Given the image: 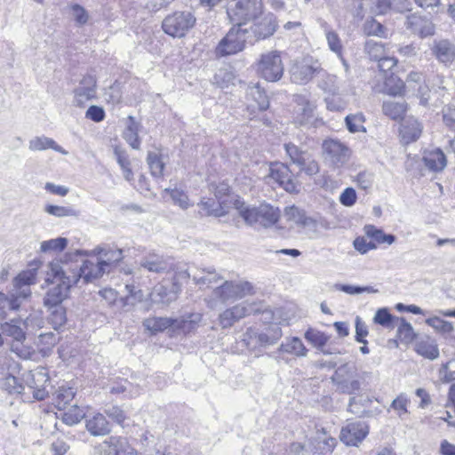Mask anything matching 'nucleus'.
Returning <instances> with one entry per match:
<instances>
[{
	"instance_id": "1",
	"label": "nucleus",
	"mask_w": 455,
	"mask_h": 455,
	"mask_svg": "<svg viewBox=\"0 0 455 455\" xmlns=\"http://www.w3.org/2000/svg\"><path fill=\"white\" fill-rule=\"evenodd\" d=\"M48 267L46 280L56 285L47 291L44 303L47 307L60 306L63 299L68 297L70 288L75 285L76 276L68 275V268H64L61 261H52Z\"/></svg>"
},
{
	"instance_id": "2",
	"label": "nucleus",
	"mask_w": 455,
	"mask_h": 455,
	"mask_svg": "<svg viewBox=\"0 0 455 455\" xmlns=\"http://www.w3.org/2000/svg\"><path fill=\"white\" fill-rule=\"evenodd\" d=\"M233 207L238 212L246 224L254 228H269L274 226L279 220L280 212L278 208L263 204L259 206L248 205L241 197L233 201Z\"/></svg>"
},
{
	"instance_id": "3",
	"label": "nucleus",
	"mask_w": 455,
	"mask_h": 455,
	"mask_svg": "<svg viewBox=\"0 0 455 455\" xmlns=\"http://www.w3.org/2000/svg\"><path fill=\"white\" fill-rule=\"evenodd\" d=\"M34 318L29 316L26 320L14 318L1 323L0 329L4 336L12 339L11 350L22 359L30 358L33 350L23 343L26 339L25 330L28 329Z\"/></svg>"
},
{
	"instance_id": "4",
	"label": "nucleus",
	"mask_w": 455,
	"mask_h": 455,
	"mask_svg": "<svg viewBox=\"0 0 455 455\" xmlns=\"http://www.w3.org/2000/svg\"><path fill=\"white\" fill-rule=\"evenodd\" d=\"M251 293L253 286L247 281H225L212 290L207 304L211 308H215L219 303L233 302Z\"/></svg>"
},
{
	"instance_id": "5",
	"label": "nucleus",
	"mask_w": 455,
	"mask_h": 455,
	"mask_svg": "<svg viewBox=\"0 0 455 455\" xmlns=\"http://www.w3.org/2000/svg\"><path fill=\"white\" fill-rule=\"evenodd\" d=\"M263 0H229L227 4L230 21L242 27L263 14Z\"/></svg>"
},
{
	"instance_id": "6",
	"label": "nucleus",
	"mask_w": 455,
	"mask_h": 455,
	"mask_svg": "<svg viewBox=\"0 0 455 455\" xmlns=\"http://www.w3.org/2000/svg\"><path fill=\"white\" fill-rule=\"evenodd\" d=\"M251 41V32L247 28L235 24L215 48L217 57H226L242 52Z\"/></svg>"
},
{
	"instance_id": "7",
	"label": "nucleus",
	"mask_w": 455,
	"mask_h": 455,
	"mask_svg": "<svg viewBox=\"0 0 455 455\" xmlns=\"http://www.w3.org/2000/svg\"><path fill=\"white\" fill-rule=\"evenodd\" d=\"M331 380L336 390L342 394L353 395L361 389L357 368L354 363H347L339 366Z\"/></svg>"
},
{
	"instance_id": "8",
	"label": "nucleus",
	"mask_w": 455,
	"mask_h": 455,
	"mask_svg": "<svg viewBox=\"0 0 455 455\" xmlns=\"http://www.w3.org/2000/svg\"><path fill=\"white\" fill-rule=\"evenodd\" d=\"M64 268H68V275H74V284L77 283L79 280L84 283H91L96 279L100 278L106 271V265L102 264L96 257L95 259H84L80 265L76 264L73 267L68 262H61Z\"/></svg>"
},
{
	"instance_id": "9",
	"label": "nucleus",
	"mask_w": 455,
	"mask_h": 455,
	"mask_svg": "<svg viewBox=\"0 0 455 455\" xmlns=\"http://www.w3.org/2000/svg\"><path fill=\"white\" fill-rule=\"evenodd\" d=\"M191 12H174L166 16L162 23L164 33L172 37H183L196 24Z\"/></svg>"
},
{
	"instance_id": "10",
	"label": "nucleus",
	"mask_w": 455,
	"mask_h": 455,
	"mask_svg": "<svg viewBox=\"0 0 455 455\" xmlns=\"http://www.w3.org/2000/svg\"><path fill=\"white\" fill-rule=\"evenodd\" d=\"M283 69L279 52L271 51L261 54L258 62V72L262 78L268 82H276L283 76Z\"/></svg>"
},
{
	"instance_id": "11",
	"label": "nucleus",
	"mask_w": 455,
	"mask_h": 455,
	"mask_svg": "<svg viewBox=\"0 0 455 455\" xmlns=\"http://www.w3.org/2000/svg\"><path fill=\"white\" fill-rule=\"evenodd\" d=\"M286 155L291 162L299 168V171L308 176H313L319 172L318 163L307 151L301 150L294 143L284 144Z\"/></svg>"
},
{
	"instance_id": "12",
	"label": "nucleus",
	"mask_w": 455,
	"mask_h": 455,
	"mask_svg": "<svg viewBox=\"0 0 455 455\" xmlns=\"http://www.w3.org/2000/svg\"><path fill=\"white\" fill-rule=\"evenodd\" d=\"M320 71L321 67L317 60L312 57H305L292 64L290 69L291 80L298 84H306Z\"/></svg>"
},
{
	"instance_id": "13",
	"label": "nucleus",
	"mask_w": 455,
	"mask_h": 455,
	"mask_svg": "<svg viewBox=\"0 0 455 455\" xmlns=\"http://www.w3.org/2000/svg\"><path fill=\"white\" fill-rule=\"evenodd\" d=\"M323 157L325 162L334 167H340L347 163L350 150L339 140L328 139L322 144Z\"/></svg>"
},
{
	"instance_id": "14",
	"label": "nucleus",
	"mask_w": 455,
	"mask_h": 455,
	"mask_svg": "<svg viewBox=\"0 0 455 455\" xmlns=\"http://www.w3.org/2000/svg\"><path fill=\"white\" fill-rule=\"evenodd\" d=\"M268 178L289 193L299 191V183L293 178L289 167L283 163L276 162L269 165Z\"/></svg>"
},
{
	"instance_id": "15",
	"label": "nucleus",
	"mask_w": 455,
	"mask_h": 455,
	"mask_svg": "<svg viewBox=\"0 0 455 455\" xmlns=\"http://www.w3.org/2000/svg\"><path fill=\"white\" fill-rule=\"evenodd\" d=\"M251 25L248 28L251 32V41L265 39L272 36L276 29L275 18L272 13L259 14L256 19L251 20Z\"/></svg>"
},
{
	"instance_id": "16",
	"label": "nucleus",
	"mask_w": 455,
	"mask_h": 455,
	"mask_svg": "<svg viewBox=\"0 0 455 455\" xmlns=\"http://www.w3.org/2000/svg\"><path fill=\"white\" fill-rule=\"evenodd\" d=\"M259 308L254 304L243 302L225 309L219 315V324L221 328H230L240 319L257 311Z\"/></svg>"
},
{
	"instance_id": "17",
	"label": "nucleus",
	"mask_w": 455,
	"mask_h": 455,
	"mask_svg": "<svg viewBox=\"0 0 455 455\" xmlns=\"http://www.w3.org/2000/svg\"><path fill=\"white\" fill-rule=\"evenodd\" d=\"M76 253L84 256L97 257L102 264L106 265L107 272H109L111 267L122 260L124 258V251L122 249L111 246H97L91 251H78Z\"/></svg>"
},
{
	"instance_id": "18",
	"label": "nucleus",
	"mask_w": 455,
	"mask_h": 455,
	"mask_svg": "<svg viewBox=\"0 0 455 455\" xmlns=\"http://www.w3.org/2000/svg\"><path fill=\"white\" fill-rule=\"evenodd\" d=\"M296 102L299 107L295 117L296 123L300 125H316L318 119L315 115V102L301 95L296 98Z\"/></svg>"
},
{
	"instance_id": "19",
	"label": "nucleus",
	"mask_w": 455,
	"mask_h": 455,
	"mask_svg": "<svg viewBox=\"0 0 455 455\" xmlns=\"http://www.w3.org/2000/svg\"><path fill=\"white\" fill-rule=\"evenodd\" d=\"M97 82L94 76H84L77 87L74 90V102L76 106L82 107L96 96Z\"/></svg>"
},
{
	"instance_id": "20",
	"label": "nucleus",
	"mask_w": 455,
	"mask_h": 455,
	"mask_svg": "<svg viewBox=\"0 0 455 455\" xmlns=\"http://www.w3.org/2000/svg\"><path fill=\"white\" fill-rule=\"evenodd\" d=\"M369 427L362 421L349 422L341 429L340 440L347 445L356 446L368 435Z\"/></svg>"
},
{
	"instance_id": "21",
	"label": "nucleus",
	"mask_w": 455,
	"mask_h": 455,
	"mask_svg": "<svg viewBox=\"0 0 455 455\" xmlns=\"http://www.w3.org/2000/svg\"><path fill=\"white\" fill-rule=\"evenodd\" d=\"M36 269L24 270L14 278L13 290L12 292L19 301L30 296V285L36 283Z\"/></svg>"
},
{
	"instance_id": "22",
	"label": "nucleus",
	"mask_w": 455,
	"mask_h": 455,
	"mask_svg": "<svg viewBox=\"0 0 455 455\" xmlns=\"http://www.w3.org/2000/svg\"><path fill=\"white\" fill-rule=\"evenodd\" d=\"M423 131L422 124L413 116H407L403 119L399 136L403 144L412 143L419 139Z\"/></svg>"
},
{
	"instance_id": "23",
	"label": "nucleus",
	"mask_w": 455,
	"mask_h": 455,
	"mask_svg": "<svg viewBox=\"0 0 455 455\" xmlns=\"http://www.w3.org/2000/svg\"><path fill=\"white\" fill-rule=\"evenodd\" d=\"M246 99L247 108L251 112H255L256 110L263 111L269 107L268 98L259 84H253L248 86Z\"/></svg>"
},
{
	"instance_id": "24",
	"label": "nucleus",
	"mask_w": 455,
	"mask_h": 455,
	"mask_svg": "<svg viewBox=\"0 0 455 455\" xmlns=\"http://www.w3.org/2000/svg\"><path fill=\"white\" fill-rule=\"evenodd\" d=\"M190 276V274L185 270L176 274L172 289L169 291L164 285L160 284L155 287L153 294L159 297V301L164 304H168L174 300L177 294L180 291V285L178 283L179 280H187Z\"/></svg>"
},
{
	"instance_id": "25",
	"label": "nucleus",
	"mask_w": 455,
	"mask_h": 455,
	"mask_svg": "<svg viewBox=\"0 0 455 455\" xmlns=\"http://www.w3.org/2000/svg\"><path fill=\"white\" fill-rule=\"evenodd\" d=\"M406 28L421 37L431 36L435 32L434 24L428 19L411 14L407 17Z\"/></svg>"
},
{
	"instance_id": "26",
	"label": "nucleus",
	"mask_w": 455,
	"mask_h": 455,
	"mask_svg": "<svg viewBox=\"0 0 455 455\" xmlns=\"http://www.w3.org/2000/svg\"><path fill=\"white\" fill-rule=\"evenodd\" d=\"M432 52L435 58L444 65H450L455 60V45L448 40L435 41Z\"/></svg>"
},
{
	"instance_id": "27",
	"label": "nucleus",
	"mask_w": 455,
	"mask_h": 455,
	"mask_svg": "<svg viewBox=\"0 0 455 455\" xmlns=\"http://www.w3.org/2000/svg\"><path fill=\"white\" fill-rule=\"evenodd\" d=\"M415 351L424 358L435 360L439 357V348L435 339L425 336L415 343Z\"/></svg>"
},
{
	"instance_id": "28",
	"label": "nucleus",
	"mask_w": 455,
	"mask_h": 455,
	"mask_svg": "<svg viewBox=\"0 0 455 455\" xmlns=\"http://www.w3.org/2000/svg\"><path fill=\"white\" fill-rule=\"evenodd\" d=\"M28 148L31 151H43L51 148L63 156L68 154V152L61 146L58 145L54 140L44 135L31 139L28 142Z\"/></svg>"
},
{
	"instance_id": "29",
	"label": "nucleus",
	"mask_w": 455,
	"mask_h": 455,
	"mask_svg": "<svg viewBox=\"0 0 455 455\" xmlns=\"http://www.w3.org/2000/svg\"><path fill=\"white\" fill-rule=\"evenodd\" d=\"M103 444L108 447V453L114 452L116 455H137L135 450L132 448L127 439L121 436H110L103 442Z\"/></svg>"
},
{
	"instance_id": "30",
	"label": "nucleus",
	"mask_w": 455,
	"mask_h": 455,
	"mask_svg": "<svg viewBox=\"0 0 455 455\" xmlns=\"http://www.w3.org/2000/svg\"><path fill=\"white\" fill-rule=\"evenodd\" d=\"M86 428L94 436L105 435L110 432L108 421L101 413H96L86 419Z\"/></svg>"
},
{
	"instance_id": "31",
	"label": "nucleus",
	"mask_w": 455,
	"mask_h": 455,
	"mask_svg": "<svg viewBox=\"0 0 455 455\" xmlns=\"http://www.w3.org/2000/svg\"><path fill=\"white\" fill-rule=\"evenodd\" d=\"M140 266L153 273H162L168 267L165 258L156 253H148L140 260Z\"/></svg>"
},
{
	"instance_id": "32",
	"label": "nucleus",
	"mask_w": 455,
	"mask_h": 455,
	"mask_svg": "<svg viewBox=\"0 0 455 455\" xmlns=\"http://www.w3.org/2000/svg\"><path fill=\"white\" fill-rule=\"evenodd\" d=\"M365 235L374 242L378 246L379 244L391 245L396 240V237L392 234H386L381 228H379L373 225H366L363 228Z\"/></svg>"
},
{
	"instance_id": "33",
	"label": "nucleus",
	"mask_w": 455,
	"mask_h": 455,
	"mask_svg": "<svg viewBox=\"0 0 455 455\" xmlns=\"http://www.w3.org/2000/svg\"><path fill=\"white\" fill-rule=\"evenodd\" d=\"M423 161L426 166L434 172L442 171L446 165V157L439 148L426 151Z\"/></svg>"
},
{
	"instance_id": "34",
	"label": "nucleus",
	"mask_w": 455,
	"mask_h": 455,
	"mask_svg": "<svg viewBox=\"0 0 455 455\" xmlns=\"http://www.w3.org/2000/svg\"><path fill=\"white\" fill-rule=\"evenodd\" d=\"M178 319L168 317H151L144 320L143 326L152 333L163 331L169 327L177 328Z\"/></svg>"
},
{
	"instance_id": "35",
	"label": "nucleus",
	"mask_w": 455,
	"mask_h": 455,
	"mask_svg": "<svg viewBox=\"0 0 455 455\" xmlns=\"http://www.w3.org/2000/svg\"><path fill=\"white\" fill-rule=\"evenodd\" d=\"M222 278L212 267L204 268L199 274L193 275V280L200 288H211L217 284Z\"/></svg>"
},
{
	"instance_id": "36",
	"label": "nucleus",
	"mask_w": 455,
	"mask_h": 455,
	"mask_svg": "<svg viewBox=\"0 0 455 455\" xmlns=\"http://www.w3.org/2000/svg\"><path fill=\"white\" fill-rule=\"evenodd\" d=\"M202 213L220 217L227 212L228 206H226V201H216L212 198L204 199L200 203Z\"/></svg>"
},
{
	"instance_id": "37",
	"label": "nucleus",
	"mask_w": 455,
	"mask_h": 455,
	"mask_svg": "<svg viewBox=\"0 0 455 455\" xmlns=\"http://www.w3.org/2000/svg\"><path fill=\"white\" fill-rule=\"evenodd\" d=\"M341 82L336 75L323 72L321 76L318 86L327 95L339 94Z\"/></svg>"
},
{
	"instance_id": "38",
	"label": "nucleus",
	"mask_w": 455,
	"mask_h": 455,
	"mask_svg": "<svg viewBox=\"0 0 455 455\" xmlns=\"http://www.w3.org/2000/svg\"><path fill=\"white\" fill-rule=\"evenodd\" d=\"M371 399L367 395L352 396L348 403V411L358 416H368V408Z\"/></svg>"
},
{
	"instance_id": "39",
	"label": "nucleus",
	"mask_w": 455,
	"mask_h": 455,
	"mask_svg": "<svg viewBox=\"0 0 455 455\" xmlns=\"http://www.w3.org/2000/svg\"><path fill=\"white\" fill-rule=\"evenodd\" d=\"M279 350L283 353L291 354L296 356H306L307 349L300 339L292 337L286 339L280 346Z\"/></svg>"
},
{
	"instance_id": "40",
	"label": "nucleus",
	"mask_w": 455,
	"mask_h": 455,
	"mask_svg": "<svg viewBox=\"0 0 455 455\" xmlns=\"http://www.w3.org/2000/svg\"><path fill=\"white\" fill-rule=\"evenodd\" d=\"M147 162L151 174L156 178H161L164 175L165 161L164 156L158 151H149L147 156Z\"/></svg>"
},
{
	"instance_id": "41",
	"label": "nucleus",
	"mask_w": 455,
	"mask_h": 455,
	"mask_svg": "<svg viewBox=\"0 0 455 455\" xmlns=\"http://www.w3.org/2000/svg\"><path fill=\"white\" fill-rule=\"evenodd\" d=\"M305 339L311 343L315 347L320 349L323 354H329L327 350L324 349L325 345L328 342L329 337L325 335L323 332L315 330V329H308L305 332Z\"/></svg>"
},
{
	"instance_id": "42",
	"label": "nucleus",
	"mask_w": 455,
	"mask_h": 455,
	"mask_svg": "<svg viewBox=\"0 0 455 455\" xmlns=\"http://www.w3.org/2000/svg\"><path fill=\"white\" fill-rule=\"evenodd\" d=\"M411 3L410 0H378L379 12H386L391 9L398 12H403L411 10Z\"/></svg>"
},
{
	"instance_id": "43",
	"label": "nucleus",
	"mask_w": 455,
	"mask_h": 455,
	"mask_svg": "<svg viewBox=\"0 0 455 455\" xmlns=\"http://www.w3.org/2000/svg\"><path fill=\"white\" fill-rule=\"evenodd\" d=\"M384 115L393 120L401 118L407 110V104L405 102L385 101L382 105Z\"/></svg>"
},
{
	"instance_id": "44",
	"label": "nucleus",
	"mask_w": 455,
	"mask_h": 455,
	"mask_svg": "<svg viewBox=\"0 0 455 455\" xmlns=\"http://www.w3.org/2000/svg\"><path fill=\"white\" fill-rule=\"evenodd\" d=\"M284 217L288 220L302 227L308 226L311 222V220L305 215V212L294 205L285 208Z\"/></svg>"
},
{
	"instance_id": "45",
	"label": "nucleus",
	"mask_w": 455,
	"mask_h": 455,
	"mask_svg": "<svg viewBox=\"0 0 455 455\" xmlns=\"http://www.w3.org/2000/svg\"><path fill=\"white\" fill-rule=\"evenodd\" d=\"M404 88V83L398 76L393 73L390 76H387L384 83L385 92L392 96L400 95Z\"/></svg>"
},
{
	"instance_id": "46",
	"label": "nucleus",
	"mask_w": 455,
	"mask_h": 455,
	"mask_svg": "<svg viewBox=\"0 0 455 455\" xmlns=\"http://www.w3.org/2000/svg\"><path fill=\"white\" fill-rule=\"evenodd\" d=\"M131 124L126 127L124 132V139L133 148L139 149L140 148V140L139 138V125L131 117Z\"/></svg>"
},
{
	"instance_id": "47",
	"label": "nucleus",
	"mask_w": 455,
	"mask_h": 455,
	"mask_svg": "<svg viewBox=\"0 0 455 455\" xmlns=\"http://www.w3.org/2000/svg\"><path fill=\"white\" fill-rule=\"evenodd\" d=\"M347 130L352 132H365L366 129L363 125L365 122L364 116L362 113L348 115L345 118Z\"/></svg>"
},
{
	"instance_id": "48",
	"label": "nucleus",
	"mask_w": 455,
	"mask_h": 455,
	"mask_svg": "<svg viewBox=\"0 0 455 455\" xmlns=\"http://www.w3.org/2000/svg\"><path fill=\"white\" fill-rule=\"evenodd\" d=\"M324 33L329 49L341 58L343 45L339 35L327 26L324 28Z\"/></svg>"
},
{
	"instance_id": "49",
	"label": "nucleus",
	"mask_w": 455,
	"mask_h": 455,
	"mask_svg": "<svg viewBox=\"0 0 455 455\" xmlns=\"http://www.w3.org/2000/svg\"><path fill=\"white\" fill-rule=\"evenodd\" d=\"M425 322L435 331L442 334H450L454 330L453 324L451 322L445 321L438 316L428 317Z\"/></svg>"
},
{
	"instance_id": "50",
	"label": "nucleus",
	"mask_w": 455,
	"mask_h": 455,
	"mask_svg": "<svg viewBox=\"0 0 455 455\" xmlns=\"http://www.w3.org/2000/svg\"><path fill=\"white\" fill-rule=\"evenodd\" d=\"M44 212L49 215L58 218L78 216V212L70 206L46 204L44 206Z\"/></svg>"
},
{
	"instance_id": "51",
	"label": "nucleus",
	"mask_w": 455,
	"mask_h": 455,
	"mask_svg": "<svg viewBox=\"0 0 455 455\" xmlns=\"http://www.w3.org/2000/svg\"><path fill=\"white\" fill-rule=\"evenodd\" d=\"M68 245V240L64 237H58L44 241L40 244V250L42 252H60Z\"/></svg>"
},
{
	"instance_id": "52",
	"label": "nucleus",
	"mask_w": 455,
	"mask_h": 455,
	"mask_svg": "<svg viewBox=\"0 0 455 455\" xmlns=\"http://www.w3.org/2000/svg\"><path fill=\"white\" fill-rule=\"evenodd\" d=\"M410 404V400L408 396L402 393L391 403L390 408L394 410L396 415L403 419L404 416L408 414V405Z\"/></svg>"
},
{
	"instance_id": "53",
	"label": "nucleus",
	"mask_w": 455,
	"mask_h": 455,
	"mask_svg": "<svg viewBox=\"0 0 455 455\" xmlns=\"http://www.w3.org/2000/svg\"><path fill=\"white\" fill-rule=\"evenodd\" d=\"M230 187L227 182H220L214 188L215 196L218 201H226V206L229 204L233 205L234 199L238 196L229 195Z\"/></svg>"
},
{
	"instance_id": "54",
	"label": "nucleus",
	"mask_w": 455,
	"mask_h": 455,
	"mask_svg": "<svg viewBox=\"0 0 455 455\" xmlns=\"http://www.w3.org/2000/svg\"><path fill=\"white\" fill-rule=\"evenodd\" d=\"M20 306V301L17 299L15 296H13L12 292H11L10 297H8L4 292H0V315H5V309L17 310Z\"/></svg>"
},
{
	"instance_id": "55",
	"label": "nucleus",
	"mask_w": 455,
	"mask_h": 455,
	"mask_svg": "<svg viewBox=\"0 0 455 455\" xmlns=\"http://www.w3.org/2000/svg\"><path fill=\"white\" fill-rule=\"evenodd\" d=\"M164 192L170 194L173 203L183 210L188 209L191 205L188 196L183 190L165 188Z\"/></svg>"
},
{
	"instance_id": "56",
	"label": "nucleus",
	"mask_w": 455,
	"mask_h": 455,
	"mask_svg": "<svg viewBox=\"0 0 455 455\" xmlns=\"http://www.w3.org/2000/svg\"><path fill=\"white\" fill-rule=\"evenodd\" d=\"M326 108L330 111H342L347 107V101L341 97L340 92L339 94H329L324 99Z\"/></svg>"
},
{
	"instance_id": "57",
	"label": "nucleus",
	"mask_w": 455,
	"mask_h": 455,
	"mask_svg": "<svg viewBox=\"0 0 455 455\" xmlns=\"http://www.w3.org/2000/svg\"><path fill=\"white\" fill-rule=\"evenodd\" d=\"M75 397L73 387H60L56 393L57 406L59 409L65 408Z\"/></svg>"
},
{
	"instance_id": "58",
	"label": "nucleus",
	"mask_w": 455,
	"mask_h": 455,
	"mask_svg": "<svg viewBox=\"0 0 455 455\" xmlns=\"http://www.w3.org/2000/svg\"><path fill=\"white\" fill-rule=\"evenodd\" d=\"M365 52L371 60H379L384 57L385 50L381 43L374 40H368L365 44Z\"/></svg>"
},
{
	"instance_id": "59",
	"label": "nucleus",
	"mask_w": 455,
	"mask_h": 455,
	"mask_svg": "<svg viewBox=\"0 0 455 455\" xmlns=\"http://www.w3.org/2000/svg\"><path fill=\"white\" fill-rule=\"evenodd\" d=\"M0 387L7 390L9 393H20L22 387L19 385L18 379L9 372L0 377Z\"/></svg>"
},
{
	"instance_id": "60",
	"label": "nucleus",
	"mask_w": 455,
	"mask_h": 455,
	"mask_svg": "<svg viewBox=\"0 0 455 455\" xmlns=\"http://www.w3.org/2000/svg\"><path fill=\"white\" fill-rule=\"evenodd\" d=\"M125 291L127 292V295L124 298V304L125 305H134L137 302H140L143 299V292L140 289H139L134 284H125Z\"/></svg>"
},
{
	"instance_id": "61",
	"label": "nucleus",
	"mask_w": 455,
	"mask_h": 455,
	"mask_svg": "<svg viewBox=\"0 0 455 455\" xmlns=\"http://www.w3.org/2000/svg\"><path fill=\"white\" fill-rule=\"evenodd\" d=\"M49 307L53 308L51 312L49 318L53 328L58 329L61 327L66 323L67 320L65 309L61 306H53Z\"/></svg>"
},
{
	"instance_id": "62",
	"label": "nucleus",
	"mask_w": 455,
	"mask_h": 455,
	"mask_svg": "<svg viewBox=\"0 0 455 455\" xmlns=\"http://www.w3.org/2000/svg\"><path fill=\"white\" fill-rule=\"evenodd\" d=\"M84 416V409L75 406L64 413L63 420L68 425H75L80 422Z\"/></svg>"
},
{
	"instance_id": "63",
	"label": "nucleus",
	"mask_w": 455,
	"mask_h": 455,
	"mask_svg": "<svg viewBox=\"0 0 455 455\" xmlns=\"http://www.w3.org/2000/svg\"><path fill=\"white\" fill-rule=\"evenodd\" d=\"M202 320V315L198 313L189 315L186 319L178 320L177 328L183 331H189L196 327Z\"/></svg>"
},
{
	"instance_id": "64",
	"label": "nucleus",
	"mask_w": 455,
	"mask_h": 455,
	"mask_svg": "<svg viewBox=\"0 0 455 455\" xmlns=\"http://www.w3.org/2000/svg\"><path fill=\"white\" fill-rule=\"evenodd\" d=\"M234 76L227 69H219L214 76L212 83L220 88H225L232 81Z\"/></svg>"
}]
</instances>
